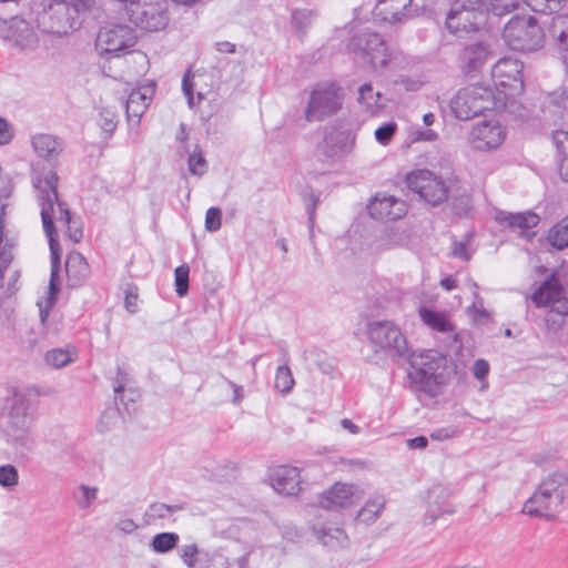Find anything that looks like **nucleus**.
I'll return each instance as SVG.
<instances>
[{
  "mask_svg": "<svg viewBox=\"0 0 568 568\" xmlns=\"http://www.w3.org/2000/svg\"><path fill=\"white\" fill-rule=\"evenodd\" d=\"M568 503V475L561 471L548 474L531 497L525 503L523 511L529 516L556 517Z\"/></svg>",
  "mask_w": 568,
  "mask_h": 568,
  "instance_id": "obj_2",
  "label": "nucleus"
},
{
  "mask_svg": "<svg viewBox=\"0 0 568 568\" xmlns=\"http://www.w3.org/2000/svg\"><path fill=\"white\" fill-rule=\"evenodd\" d=\"M181 509H182L181 505L171 506V505H166L163 503H156L151 506V510H152L153 515H156L158 517H161V518L168 517L171 514H173L178 510H181Z\"/></svg>",
  "mask_w": 568,
  "mask_h": 568,
  "instance_id": "obj_54",
  "label": "nucleus"
},
{
  "mask_svg": "<svg viewBox=\"0 0 568 568\" xmlns=\"http://www.w3.org/2000/svg\"><path fill=\"white\" fill-rule=\"evenodd\" d=\"M488 12L476 0H456L447 14L446 26L455 34L469 32L485 22Z\"/></svg>",
  "mask_w": 568,
  "mask_h": 568,
  "instance_id": "obj_12",
  "label": "nucleus"
},
{
  "mask_svg": "<svg viewBox=\"0 0 568 568\" xmlns=\"http://www.w3.org/2000/svg\"><path fill=\"white\" fill-rule=\"evenodd\" d=\"M496 221L500 224H506L513 230H527L537 226L539 223V216L531 212H518L511 213L506 211H498L495 216Z\"/></svg>",
  "mask_w": 568,
  "mask_h": 568,
  "instance_id": "obj_27",
  "label": "nucleus"
},
{
  "mask_svg": "<svg viewBox=\"0 0 568 568\" xmlns=\"http://www.w3.org/2000/svg\"><path fill=\"white\" fill-rule=\"evenodd\" d=\"M358 102L372 115L377 114L382 109L381 93L374 91L373 87L368 83L363 84L358 89Z\"/></svg>",
  "mask_w": 568,
  "mask_h": 568,
  "instance_id": "obj_35",
  "label": "nucleus"
},
{
  "mask_svg": "<svg viewBox=\"0 0 568 568\" xmlns=\"http://www.w3.org/2000/svg\"><path fill=\"white\" fill-rule=\"evenodd\" d=\"M295 385L292 371L287 365L278 366L275 373L274 387L282 395H287L292 392Z\"/></svg>",
  "mask_w": 568,
  "mask_h": 568,
  "instance_id": "obj_40",
  "label": "nucleus"
},
{
  "mask_svg": "<svg viewBox=\"0 0 568 568\" xmlns=\"http://www.w3.org/2000/svg\"><path fill=\"white\" fill-rule=\"evenodd\" d=\"M480 6L486 8L490 13L497 17L505 16L515 10L519 0H476Z\"/></svg>",
  "mask_w": 568,
  "mask_h": 568,
  "instance_id": "obj_41",
  "label": "nucleus"
},
{
  "mask_svg": "<svg viewBox=\"0 0 568 568\" xmlns=\"http://www.w3.org/2000/svg\"><path fill=\"white\" fill-rule=\"evenodd\" d=\"M447 494L442 487H433L427 495V515L433 523L444 513H449Z\"/></svg>",
  "mask_w": 568,
  "mask_h": 568,
  "instance_id": "obj_32",
  "label": "nucleus"
},
{
  "mask_svg": "<svg viewBox=\"0 0 568 568\" xmlns=\"http://www.w3.org/2000/svg\"><path fill=\"white\" fill-rule=\"evenodd\" d=\"M180 536L176 532H160L153 536L150 548L156 554H166L178 547Z\"/></svg>",
  "mask_w": 568,
  "mask_h": 568,
  "instance_id": "obj_37",
  "label": "nucleus"
},
{
  "mask_svg": "<svg viewBox=\"0 0 568 568\" xmlns=\"http://www.w3.org/2000/svg\"><path fill=\"white\" fill-rule=\"evenodd\" d=\"M38 28L43 33L63 37L78 30L82 24L78 9L67 0H52L37 18Z\"/></svg>",
  "mask_w": 568,
  "mask_h": 568,
  "instance_id": "obj_5",
  "label": "nucleus"
},
{
  "mask_svg": "<svg viewBox=\"0 0 568 568\" xmlns=\"http://www.w3.org/2000/svg\"><path fill=\"white\" fill-rule=\"evenodd\" d=\"M552 141L558 152V159L568 158V131H555L552 133Z\"/></svg>",
  "mask_w": 568,
  "mask_h": 568,
  "instance_id": "obj_52",
  "label": "nucleus"
},
{
  "mask_svg": "<svg viewBox=\"0 0 568 568\" xmlns=\"http://www.w3.org/2000/svg\"><path fill=\"white\" fill-rule=\"evenodd\" d=\"M225 383L230 386V388L233 390V398L232 402L235 405H239L242 399L244 398V389L243 386L235 384L234 382L225 378Z\"/></svg>",
  "mask_w": 568,
  "mask_h": 568,
  "instance_id": "obj_59",
  "label": "nucleus"
},
{
  "mask_svg": "<svg viewBox=\"0 0 568 568\" xmlns=\"http://www.w3.org/2000/svg\"><path fill=\"white\" fill-rule=\"evenodd\" d=\"M7 426L6 432L11 442L21 447L28 444L29 429L32 424L30 399L20 392H13L6 399Z\"/></svg>",
  "mask_w": 568,
  "mask_h": 568,
  "instance_id": "obj_8",
  "label": "nucleus"
},
{
  "mask_svg": "<svg viewBox=\"0 0 568 568\" xmlns=\"http://www.w3.org/2000/svg\"><path fill=\"white\" fill-rule=\"evenodd\" d=\"M3 40L22 53H31L39 48L40 38L33 24L26 19L14 17L7 22Z\"/></svg>",
  "mask_w": 568,
  "mask_h": 568,
  "instance_id": "obj_16",
  "label": "nucleus"
},
{
  "mask_svg": "<svg viewBox=\"0 0 568 568\" xmlns=\"http://www.w3.org/2000/svg\"><path fill=\"white\" fill-rule=\"evenodd\" d=\"M189 171L194 175H203L206 172L207 165L202 153L196 150L189 156Z\"/></svg>",
  "mask_w": 568,
  "mask_h": 568,
  "instance_id": "obj_49",
  "label": "nucleus"
},
{
  "mask_svg": "<svg viewBox=\"0 0 568 568\" xmlns=\"http://www.w3.org/2000/svg\"><path fill=\"white\" fill-rule=\"evenodd\" d=\"M385 507V498L383 496H376L369 499L358 511V521L371 524L375 521L381 515Z\"/></svg>",
  "mask_w": 568,
  "mask_h": 568,
  "instance_id": "obj_38",
  "label": "nucleus"
},
{
  "mask_svg": "<svg viewBox=\"0 0 568 568\" xmlns=\"http://www.w3.org/2000/svg\"><path fill=\"white\" fill-rule=\"evenodd\" d=\"M313 18V12L307 9L295 10L292 13V23L298 33H304Z\"/></svg>",
  "mask_w": 568,
  "mask_h": 568,
  "instance_id": "obj_46",
  "label": "nucleus"
},
{
  "mask_svg": "<svg viewBox=\"0 0 568 568\" xmlns=\"http://www.w3.org/2000/svg\"><path fill=\"white\" fill-rule=\"evenodd\" d=\"M364 495L355 484L335 483L317 498V505L327 510H337L355 505Z\"/></svg>",
  "mask_w": 568,
  "mask_h": 568,
  "instance_id": "obj_19",
  "label": "nucleus"
},
{
  "mask_svg": "<svg viewBox=\"0 0 568 568\" xmlns=\"http://www.w3.org/2000/svg\"><path fill=\"white\" fill-rule=\"evenodd\" d=\"M154 91V84H146L130 93L125 103L126 116L130 124L139 125L141 116L153 99Z\"/></svg>",
  "mask_w": 568,
  "mask_h": 568,
  "instance_id": "obj_25",
  "label": "nucleus"
},
{
  "mask_svg": "<svg viewBox=\"0 0 568 568\" xmlns=\"http://www.w3.org/2000/svg\"><path fill=\"white\" fill-rule=\"evenodd\" d=\"M65 272L72 286L82 285L89 278L91 273L87 260L79 252H71L68 254Z\"/></svg>",
  "mask_w": 568,
  "mask_h": 568,
  "instance_id": "obj_26",
  "label": "nucleus"
},
{
  "mask_svg": "<svg viewBox=\"0 0 568 568\" xmlns=\"http://www.w3.org/2000/svg\"><path fill=\"white\" fill-rule=\"evenodd\" d=\"M516 95H509L507 98V104L501 105L497 110L505 109L508 113L514 114L515 118L520 120L528 119V111L525 106H523L519 102L515 100Z\"/></svg>",
  "mask_w": 568,
  "mask_h": 568,
  "instance_id": "obj_50",
  "label": "nucleus"
},
{
  "mask_svg": "<svg viewBox=\"0 0 568 568\" xmlns=\"http://www.w3.org/2000/svg\"><path fill=\"white\" fill-rule=\"evenodd\" d=\"M80 490L82 493L81 507L89 508L98 497V488L90 487L87 485H81Z\"/></svg>",
  "mask_w": 568,
  "mask_h": 568,
  "instance_id": "obj_55",
  "label": "nucleus"
},
{
  "mask_svg": "<svg viewBox=\"0 0 568 568\" xmlns=\"http://www.w3.org/2000/svg\"><path fill=\"white\" fill-rule=\"evenodd\" d=\"M268 480L275 491L286 496H296L302 489L300 469L293 466L283 465L274 468Z\"/></svg>",
  "mask_w": 568,
  "mask_h": 568,
  "instance_id": "obj_24",
  "label": "nucleus"
},
{
  "mask_svg": "<svg viewBox=\"0 0 568 568\" xmlns=\"http://www.w3.org/2000/svg\"><path fill=\"white\" fill-rule=\"evenodd\" d=\"M126 13L132 23L145 31L162 30L168 23L166 9L158 0H132Z\"/></svg>",
  "mask_w": 568,
  "mask_h": 568,
  "instance_id": "obj_13",
  "label": "nucleus"
},
{
  "mask_svg": "<svg viewBox=\"0 0 568 568\" xmlns=\"http://www.w3.org/2000/svg\"><path fill=\"white\" fill-rule=\"evenodd\" d=\"M397 131L395 122H387L375 130V139L382 145H388Z\"/></svg>",
  "mask_w": 568,
  "mask_h": 568,
  "instance_id": "obj_48",
  "label": "nucleus"
},
{
  "mask_svg": "<svg viewBox=\"0 0 568 568\" xmlns=\"http://www.w3.org/2000/svg\"><path fill=\"white\" fill-rule=\"evenodd\" d=\"M369 342L379 349L402 356L407 351V342L399 327L390 321H373L367 325Z\"/></svg>",
  "mask_w": 568,
  "mask_h": 568,
  "instance_id": "obj_14",
  "label": "nucleus"
},
{
  "mask_svg": "<svg viewBox=\"0 0 568 568\" xmlns=\"http://www.w3.org/2000/svg\"><path fill=\"white\" fill-rule=\"evenodd\" d=\"M139 528V525L129 517L119 518L114 524V529L122 535H131Z\"/></svg>",
  "mask_w": 568,
  "mask_h": 568,
  "instance_id": "obj_53",
  "label": "nucleus"
},
{
  "mask_svg": "<svg viewBox=\"0 0 568 568\" xmlns=\"http://www.w3.org/2000/svg\"><path fill=\"white\" fill-rule=\"evenodd\" d=\"M489 372V365L484 359H477L473 366V373L476 378L484 379Z\"/></svg>",
  "mask_w": 568,
  "mask_h": 568,
  "instance_id": "obj_58",
  "label": "nucleus"
},
{
  "mask_svg": "<svg viewBox=\"0 0 568 568\" xmlns=\"http://www.w3.org/2000/svg\"><path fill=\"white\" fill-rule=\"evenodd\" d=\"M537 307H551V311L568 317V298L564 297V290L557 274H552L531 295Z\"/></svg>",
  "mask_w": 568,
  "mask_h": 568,
  "instance_id": "obj_18",
  "label": "nucleus"
},
{
  "mask_svg": "<svg viewBox=\"0 0 568 568\" xmlns=\"http://www.w3.org/2000/svg\"><path fill=\"white\" fill-rule=\"evenodd\" d=\"M418 313L423 323L433 331L443 334H452L455 332V325L450 321L448 313L438 312L426 306L419 307Z\"/></svg>",
  "mask_w": 568,
  "mask_h": 568,
  "instance_id": "obj_28",
  "label": "nucleus"
},
{
  "mask_svg": "<svg viewBox=\"0 0 568 568\" xmlns=\"http://www.w3.org/2000/svg\"><path fill=\"white\" fill-rule=\"evenodd\" d=\"M214 47L221 53L232 54L236 51V45L229 41H217Z\"/></svg>",
  "mask_w": 568,
  "mask_h": 568,
  "instance_id": "obj_64",
  "label": "nucleus"
},
{
  "mask_svg": "<svg viewBox=\"0 0 568 568\" xmlns=\"http://www.w3.org/2000/svg\"><path fill=\"white\" fill-rule=\"evenodd\" d=\"M549 34L560 58H568V14H557L552 18Z\"/></svg>",
  "mask_w": 568,
  "mask_h": 568,
  "instance_id": "obj_29",
  "label": "nucleus"
},
{
  "mask_svg": "<svg viewBox=\"0 0 568 568\" xmlns=\"http://www.w3.org/2000/svg\"><path fill=\"white\" fill-rule=\"evenodd\" d=\"M135 41V31L130 26L108 23L100 29L95 40V48L100 54H115L133 47Z\"/></svg>",
  "mask_w": 568,
  "mask_h": 568,
  "instance_id": "obj_15",
  "label": "nucleus"
},
{
  "mask_svg": "<svg viewBox=\"0 0 568 568\" xmlns=\"http://www.w3.org/2000/svg\"><path fill=\"white\" fill-rule=\"evenodd\" d=\"M12 139V132L9 123L0 116V144L9 143Z\"/></svg>",
  "mask_w": 568,
  "mask_h": 568,
  "instance_id": "obj_60",
  "label": "nucleus"
},
{
  "mask_svg": "<svg viewBox=\"0 0 568 568\" xmlns=\"http://www.w3.org/2000/svg\"><path fill=\"white\" fill-rule=\"evenodd\" d=\"M524 64L516 58L505 57L499 59L491 69L495 94L518 95L524 91L523 81ZM507 101V99H505Z\"/></svg>",
  "mask_w": 568,
  "mask_h": 568,
  "instance_id": "obj_11",
  "label": "nucleus"
},
{
  "mask_svg": "<svg viewBox=\"0 0 568 568\" xmlns=\"http://www.w3.org/2000/svg\"><path fill=\"white\" fill-rule=\"evenodd\" d=\"M179 556L187 568H210L212 556L201 550L196 544L183 545L179 549Z\"/></svg>",
  "mask_w": 568,
  "mask_h": 568,
  "instance_id": "obj_30",
  "label": "nucleus"
},
{
  "mask_svg": "<svg viewBox=\"0 0 568 568\" xmlns=\"http://www.w3.org/2000/svg\"><path fill=\"white\" fill-rule=\"evenodd\" d=\"M71 7L78 9V13L81 16L82 13L90 11L94 4L95 0H67Z\"/></svg>",
  "mask_w": 568,
  "mask_h": 568,
  "instance_id": "obj_57",
  "label": "nucleus"
},
{
  "mask_svg": "<svg viewBox=\"0 0 568 568\" xmlns=\"http://www.w3.org/2000/svg\"><path fill=\"white\" fill-rule=\"evenodd\" d=\"M344 95L336 84H321L315 87L308 98L304 110V118L308 122H320L336 114L343 105Z\"/></svg>",
  "mask_w": 568,
  "mask_h": 568,
  "instance_id": "obj_10",
  "label": "nucleus"
},
{
  "mask_svg": "<svg viewBox=\"0 0 568 568\" xmlns=\"http://www.w3.org/2000/svg\"><path fill=\"white\" fill-rule=\"evenodd\" d=\"M182 89H183L184 95L187 99L189 106L193 108L194 106L193 84L190 81L187 75H184V78L182 80Z\"/></svg>",
  "mask_w": 568,
  "mask_h": 568,
  "instance_id": "obj_61",
  "label": "nucleus"
},
{
  "mask_svg": "<svg viewBox=\"0 0 568 568\" xmlns=\"http://www.w3.org/2000/svg\"><path fill=\"white\" fill-rule=\"evenodd\" d=\"M535 12L555 13L564 8L566 0H524Z\"/></svg>",
  "mask_w": 568,
  "mask_h": 568,
  "instance_id": "obj_42",
  "label": "nucleus"
},
{
  "mask_svg": "<svg viewBox=\"0 0 568 568\" xmlns=\"http://www.w3.org/2000/svg\"><path fill=\"white\" fill-rule=\"evenodd\" d=\"M505 95L495 94L489 85L470 84L455 94L450 109L459 120H469L486 110L505 105Z\"/></svg>",
  "mask_w": 568,
  "mask_h": 568,
  "instance_id": "obj_3",
  "label": "nucleus"
},
{
  "mask_svg": "<svg viewBox=\"0 0 568 568\" xmlns=\"http://www.w3.org/2000/svg\"><path fill=\"white\" fill-rule=\"evenodd\" d=\"M476 301L467 308L469 316L477 325L485 324L490 321V313L485 308L483 298L475 294Z\"/></svg>",
  "mask_w": 568,
  "mask_h": 568,
  "instance_id": "obj_43",
  "label": "nucleus"
},
{
  "mask_svg": "<svg viewBox=\"0 0 568 568\" xmlns=\"http://www.w3.org/2000/svg\"><path fill=\"white\" fill-rule=\"evenodd\" d=\"M455 435V430L450 428H442L433 432L430 438L434 440H446Z\"/></svg>",
  "mask_w": 568,
  "mask_h": 568,
  "instance_id": "obj_63",
  "label": "nucleus"
},
{
  "mask_svg": "<svg viewBox=\"0 0 568 568\" xmlns=\"http://www.w3.org/2000/svg\"><path fill=\"white\" fill-rule=\"evenodd\" d=\"M368 213L375 220L396 221L407 213V204L394 195L378 193L369 202Z\"/></svg>",
  "mask_w": 568,
  "mask_h": 568,
  "instance_id": "obj_22",
  "label": "nucleus"
},
{
  "mask_svg": "<svg viewBox=\"0 0 568 568\" xmlns=\"http://www.w3.org/2000/svg\"><path fill=\"white\" fill-rule=\"evenodd\" d=\"M452 254L455 257H459L464 261H468L471 256L468 250L467 242H454L452 245Z\"/></svg>",
  "mask_w": 568,
  "mask_h": 568,
  "instance_id": "obj_56",
  "label": "nucleus"
},
{
  "mask_svg": "<svg viewBox=\"0 0 568 568\" xmlns=\"http://www.w3.org/2000/svg\"><path fill=\"white\" fill-rule=\"evenodd\" d=\"M405 183L420 200L438 206L448 199L454 179H444L428 169H416L405 175Z\"/></svg>",
  "mask_w": 568,
  "mask_h": 568,
  "instance_id": "obj_4",
  "label": "nucleus"
},
{
  "mask_svg": "<svg viewBox=\"0 0 568 568\" xmlns=\"http://www.w3.org/2000/svg\"><path fill=\"white\" fill-rule=\"evenodd\" d=\"M505 43L517 51H532L540 48L544 33L537 20L531 16H516L505 26Z\"/></svg>",
  "mask_w": 568,
  "mask_h": 568,
  "instance_id": "obj_7",
  "label": "nucleus"
},
{
  "mask_svg": "<svg viewBox=\"0 0 568 568\" xmlns=\"http://www.w3.org/2000/svg\"><path fill=\"white\" fill-rule=\"evenodd\" d=\"M222 225V212L219 207H210L205 214V230L216 232Z\"/></svg>",
  "mask_w": 568,
  "mask_h": 568,
  "instance_id": "obj_51",
  "label": "nucleus"
},
{
  "mask_svg": "<svg viewBox=\"0 0 568 568\" xmlns=\"http://www.w3.org/2000/svg\"><path fill=\"white\" fill-rule=\"evenodd\" d=\"M444 363L445 357L433 351L413 356L409 377L417 389L436 396L444 382L443 374L439 372Z\"/></svg>",
  "mask_w": 568,
  "mask_h": 568,
  "instance_id": "obj_6",
  "label": "nucleus"
},
{
  "mask_svg": "<svg viewBox=\"0 0 568 568\" xmlns=\"http://www.w3.org/2000/svg\"><path fill=\"white\" fill-rule=\"evenodd\" d=\"M491 55L493 51L486 41L468 42L459 53V69L467 77H476L480 73Z\"/></svg>",
  "mask_w": 568,
  "mask_h": 568,
  "instance_id": "obj_20",
  "label": "nucleus"
},
{
  "mask_svg": "<svg viewBox=\"0 0 568 568\" xmlns=\"http://www.w3.org/2000/svg\"><path fill=\"white\" fill-rule=\"evenodd\" d=\"M314 534L324 546L329 548H337L347 541V535L341 527L324 526L318 529L314 528Z\"/></svg>",
  "mask_w": 568,
  "mask_h": 568,
  "instance_id": "obj_34",
  "label": "nucleus"
},
{
  "mask_svg": "<svg viewBox=\"0 0 568 568\" xmlns=\"http://www.w3.org/2000/svg\"><path fill=\"white\" fill-rule=\"evenodd\" d=\"M58 175L49 170L32 178V185L36 190V197L40 206V214L43 230L49 240L51 254V277L50 291L54 293L59 290L57 277L60 264L61 246L58 241L57 226L63 230L68 237L79 243L83 236V231L79 222L72 220L70 211L65 204L58 199Z\"/></svg>",
  "mask_w": 568,
  "mask_h": 568,
  "instance_id": "obj_1",
  "label": "nucleus"
},
{
  "mask_svg": "<svg viewBox=\"0 0 568 568\" xmlns=\"http://www.w3.org/2000/svg\"><path fill=\"white\" fill-rule=\"evenodd\" d=\"M77 352L73 347L53 348L45 354V362L53 368H62L72 363Z\"/></svg>",
  "mask_w": 568,
  "mask_h": 568,
  "instance_id": "obj_39",
  "label": "nucleus"
},
{
  "mask_svg": "<svg viewBox=\"0 0 568 568\" xmlns=\"http://www.w3.org/2000/svg\"><path fill=\"white\" fill-rule=\"evenodd\" d=\"M438 138V134L432 130V129H426V130H418L415 132V136H414V141H435L437 140Z\"/></svg>",
  "mask_w": 568,
  "mask_h": 568,
  "instance_id": "obj_62",
  "label": "nucleus"
},
{
  "mask_svg": "<svg viewBox=\"0 0 568 568\" xmlns=\"http://www.w3.org/2000/svg\"><path fill=\"white\" fill-rule=\"evenodd\" d=\"M189 274L190 268L187 265H181L175 268V291L179 296H184L189 291Z\"/></svg>",
  "mask_w": 568,
  "mask_h": 568,
  "instance_id": "obj_45",
  "label": "nucleus"
},
{
  "mask_svg": "<svg viewBox=\"0 0 568 568\" xmlns=\"http://www.w3.org/2000/svg\"><path fill=\"white\" fill-rule=\"evenodd\" d=\"M348 51L356 58L371 64L374 70H381L388 65L392 52L388 50L381 34L364 30L352 37L347 44Z\"/></svg>",
  "mask_w": 568,
  "mask_h": 568,
  "instance_id": "obj_9",
  "label": "nucleus"
},
{
  "mask_svg": "<svg viewBox=\"0 0 568 568\" xmlns=\"http://www.w3.org/2000/svg\"><path fill=\"white\" fill-rule=\"evenodd\" d=\"M19 473L18 469L10 464L0 466V486L11 488L18 485Z\"/></svg>",
  "mask_w": 568,
  "mask_h": 568,
  "instance_id": "obj_44",
  "label": "nucleus"
},
{
  "mask_svg": "<svg viewBox=\"0 0 568 568\" xmlns=\"http://www.w3.org/2000/svg\"><path fill=\"white\" fill-rule=\"evenodd\" d=\"M409 243L410 234L405 229L393 227L385 231L381 236V247L384 251L407 247Z\"/></svg>",
  "mask_w": 568,
  "mask_h": 568,
  "instance_id": "obj_33",
  "label": "nucleus"
},
{
  "mask_svg": "<svg viewBox=\"0 0 568 568\" xmlns=\"http://www.w3.org/2000/svg\"><path fill=\"white\" fill-rule=\"evenodd\" d=\"M505 139L506 130L496 120H483L475 123L468 134L470 148L481 152L498 149Z\"/></svg>",
  "mask_w": 568,
  "mask_h": 568,
  "instance_id": "obj_17",
  "label": "nucleus"
},
{
  "mask_svg": "<svg viewBox=\"0 0 568 568\" xmlns=\"http://www.w3.org/2000/svg\"><path fill=\"white\" fill-rule=\"evenodd\" d=\"M547 241L557 250L568 247V215L548 231Z\"/></svg>",
  "mask_w": 568,
  "mask_h": 568,
  "instance_id": "obj_36",
  "label": "nucleus"
},
{
  "mask_svg": "<svg viewBox=\"0 0 568 568\" xmlns=\"http://www.w3.org/2000/svg\"><path fill=\"white\" fill-rule=\"evenodd\" d=\"M32 146L39 156L44 158L48 161L55 160L62 151L61 142L50 134L34 135L32 138Z\"/></svg>",
  "mask_w": 568,
  "mask_h": 568,
  "instance_id": "obj_31",
  "label": "nucleus"
},
{
  "mask_svg": "<svg viewBox=\"0 0 568 568\" xmlns=\"http://www.w3.org/2000/svg\"><path fill=\"white\" fill-rule=\"evenodd\" d=\"M118 124L116 113L110 109H102L99 118V125L108 133L112 134Z\"/></svg>",
  "mask_w": 568,
  "mask_h": 568,
  "instance_id": "obj_47",
  "label": "nucleus"
},
{
  "mask_svg": "<svg viewBox=\"0 0 568 568\" xmlns=\"http://www.w3.org/2000/svg\"><path fill=\"white\" fill-rule=\"evenodd\" d=\"M413 0H378L375 16L389 23H402L417 14Z\"/></svg>",
  "mask_w": 568,
  "mask_h": 568,
  "instance_id": "obj_23",
  "label": "nucleus"
},
{
  "mask_svg": "<svg viewBox=\"0 0 568 568\" xmlns=\"http://www.w3.org/2000/svg\"><path fill=\"white\" fill-rule=\"evenodd\" d=\"M354 145L355 135L349 130L331 126L325 130L321 151L326 158L338 160L348 155Z\"/></svg>",
  "mask_w": 568,
  "mask_h": 568,
  "instance_id": "obj_21",
  "label": "nucleus"
}]
</instances>
